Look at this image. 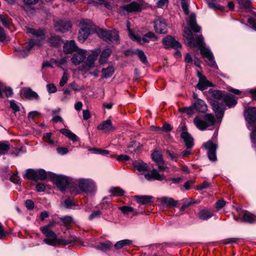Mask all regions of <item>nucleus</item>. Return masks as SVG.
<instances>
[{
	"mask_svg": "<svg viewBox=\"0 0 256 256\" xmlns=\"http://www.w3.org/2000/svg\"><path fill=\"white\" fill-rule=\"evenodd\" d=\"M26 32L28 34H31L36 38H38L39 40L38 42L34 39L31 40L28 43H26L24 45L16 47L15 48V54L16 56L19 58H24L28 56L30 50L34 45H40L41 41L44 39V32L42 30H35L30 28H26Z\"/></svg>",
	"mask_w": 256,
	"mask_h": 256,
	"instance_id": "nucleus-2",
	"label": "nucleus"
},
{
	"mask_svg": "<svg viewBox=\"0 0 256 256\" xmlns=\"http://www.w3.org/2000/svg\"><path fill=\"white\" fill-rule=\"evenodd\" d=\"M10 106L16 112L19 110V107L14 100L10 102Z\"/></svg>",
	"mask_w": 256,
	"mask_h": 256,
	"instance_id": "nucleus-61",
	"label": "nucleus"
},
{
	"mask_svg": "<svg viewBox=\"0 0 256 256\" xmlns=\"http://www.w3.org/2000/svg\"><path fill=\"white\" fill-rule=\"evenodd\" d=\"M46 89L48 92L50 94L54 93L57 91L56 86L52 84H47Z\"/></svg>",
	"mask_w": 256,
	"mask_h": 256,
	"instance_id": "nucleus-52",
	"label": "nucleus"
},
{
	"mask_svg": "<svg viewBox=\"0 0 256 256\" xmlns=\"http://www.w3.org/2000/svg\"><path fill=\"white\" fill-rule=\"evenodd\" d=\"M109 192L112 196H122L124 194V191L119 187H112Z\"/></svg>",
	"mask_w": 256,
	"mask_h": 256,
	"instance_id": "nucleus-36",
	"label": "nucleus"
},
{
	"mask_svg": "<svg viewBox=\"0 0 256 256\" xmlns=\"http://www.w3.org/2000/svg\"><path fill=\"white\" fill-rule=\"evenodd\" d=\"M112 244L110 242L108 241L106 242L100 243L96 246V248L98 250L105 251L109 250L112 247Z\"/></svg>",
	"mask_w": 256,
	"mask_h": 256,
	"instance_id": "nucleus-41",
	"label": "nucleus"
},
{
	"mask_svg": "<svg viewBox=\"0 0 256 256\" xmlns=\"http://www.w3.org/2000/svg\"><path fill=\"white\" fill-rule=\"evenodd\" d=\"M248 22L251 27L256 30V20L250 18L248 19Z\"/></svg>",
	"mask_w": 256,
	"mask_h": 256,
	"instance_id": "nucleus-60",
	"label": "nucleus"
},
{
	"mask_svg": "<svg viewBox=\"0 0 256 256\" xmlns=\"http://www.w3.org/2000/svg\"><path fill=\"white\" fill-rule=\"evenodd\" d=\"M162 42L168 48H178L181 47L180 43L170 36H168L164 38Z\"/></svg>",
	"mask_w": 256,
	"mask_h": 256,
	"instance_id": "nucleus-16",
	"label": "nucleus"
},
{
	"mask_svg": "<svg viewBox=\"0 0 256 256\" xmlns=\"http://www.w3.org/2000/svg\"><path fill=\"white\" fill-rule=\"evenodd\" d=\"M217 134H214L212 140H208L204 144V148L207 150L208 158L212 161L216 160V150L218 147L216 139Z\"/></svg>",
	"mask_w": 256,
	"mask_h": 256,
	"instance_id": "nucleus-9",
	"label": "nucleus"
},
{
	"mask_svg": "<svg viewBox=\"0 0 256 256\" xmlns=\"http://www.w3.org/2000/svg\"><path fill=\"white\" fill-rule=\"evenodd\" d=\"M223 101L226 105L229 108L234 106L237 104V100L235 99V98L232 96L228 94L224 96Z\"/></svg>",
	"mask_w": 256,
	"mask_h": 256,
	"instance_id": "nucleus-30",
	"label": "nucleus"
},
{
	"mask_svg": "<svg viewBox=\"0 0 256 256\" xmlns=\"http://www.w3.org/2000/svg\"><path fill=\"white\" fill-rule=\"evenodd\" d=\"M198 76L199 78V80L196 85V88L198 90H204L208 87H212L213 86L212 84L206 79V77L203 76L200 72H198Z\"/></svg>",
	"mask_w": 256,
	"mask_h": 256,
	"instance_id": "nucleus-13",
	"label": "nucleus"
},
{
	"mask_svg": "<svg viewBox=\"0 0 256 256\" xmlns=\"http://www.w3.org/2000/svg\"><path fill=\"white\" fill-rule=\"evenodd\" d=\"M100 52V51L98 50L92 51L88 56L84 64L81 66L80 70L86 72L94 68L95 66V62L97 60Z\"/></svg>",
	"mask_w": 256,
	"mask_h": 256,
	"instance_id": "nucleus-10",
	"label": "nucleus"
},
{
	"mask_svg": "<svg viewBox=\"0 0 256 256\" xmlns=\"http://www.w3.org/2000/svg\"><path fill=\"white\" fill-rule=\"evenodd\" d=\"M56 152L60 155H64L68 153V150L65 147H58L56 148Z\"/></svg>",
	"mask_w": 256,
	"mask_h": 256,
	"instance_id": "nucleus-53",
	"label": "nucleus"
},
{
	"mask_svg": "<svg viewBox=\"0 0 256 256\" xmlns=\"http://www.w3.org/2000/svg\"><path fill=\"white\" fill-rule=\"evenodd\" d=\"M243 220L246 222L252 223L256 222V216L246 212L243 216Z\"/></svg>",
	"mask_w": 256,
	"mask_h": 256,
	"instance_id": "nucleus-35",
	"label": "nucleus"
},
{
	"mask_svg": "<svg viewBox=\"0 0 256 256\" xmlns=\"http://www.w3.org/2000/svg\"><path fill=\"white\" fill-rule=\"evenodd\" d=\"M56 63L60 66L65 64L66 63V58H62L55 61Z\"/></svg>",
	"mask_w": 256,
	"mask_h": 256,
	"instance_id": "nucleus-63",
	"label": "nucleus"
},
{
	"mask_svg": "<svg viewBox=\"0 0 256 256\" xmlns=\"http://www.w3.org/2000/svg\"><path fill=\"white\" fill-rule=\"evenodd\" d=\"M82 28L79 31L78 40L84 42L92 32L94 25L90 20H84L80 22Z\"/></svg>",
	"mask_w": 256,
	"mask_h": 256,
	"instance_id": "nucleus-7",
	"label": "nucleus"
},
{
	"mask_svg": "<svg viewBox=\"0 0 256 256\" xmlns=\"http://www.w3.org/2000/svg\"><path fill=\"white\" fill-rule=\"evenodd\" d=\"M250 138L253 144V146L256 147V127L252 130L250 134Z\"/></svg>",
	"mask_w": 256,
	"mask_h": 256,
	"instance_id": "nucleus-51",
	"label": "nucleus"
},
{
	"mask_svg": "<svg viewBox=\"0 0 256 256\" xmlns=\"http://www.w3.org/2000/svg\"><path fill=\"white\" fill-rule=\"evenodd\" d=\"M188 25L195 32H200L201 30L200 27L196 24V15L192 14L188 18L186 19Z\"/></svg>",
	"mask_w": 256,
	"mask_h": 256,
	"instance_id": "nucleus-18",
	"label": "nucleus"
},
{
	"mask_svg": "<svg viewBox=\"0 0 256 256\" xmlns=\"http://www.w3.org/2000/svg\"><path fill=\"white\" fill-rule=\"evenodd\" d=\"M24 176L28 180L36 181V170L28 169Z\"/></svg>",
	"mask_w": 256,
	"mask_h": 256,
	"instance_id": "nucleus-34",
	"label": "nucleus"
},
{
	"mask_svg": "<svg viewBox=\"0 0 256 256\" xmlns=\"http://www.w3.org/2000/svg\"><path fill=\"white\" fill-rule=\"evenodd\" d=\"M97 128L99 130H102L104 132L107 133L114 130V128L112 125L110 120L108 119L97 126Z\"/></svg>",
	"mask_w": 256,
	"mask_h": 256,
	"instance_id": "nucleus-19",
	"label": "nucleus"
},
{
	"mask_svg": "<svg viewBox=\"0 0 256 256\" xmlns=\"http://www.w3.org/2000/svg\"><path fill=\"white\" fill-rule=\"evenodd\" d=\"M136 53L138 54V58L143 64H146L148 63L146 56L143 51L140 50H136Z\"/></svg>",
	"mask_w": 256,
	"mask_h": 256,
	"instance_id": "nucleus-47",
	"label": "nucleus"
},
{
	"mask_svg": "<svg viewBox=\"0 0 256 256\" xmlns=\"http://www.w3.org/2000/svg\"><path fill=\"white\" fill-rule=\"evenodd\" d=\"M132 244V240L126 239L122 240H120L118 242L115 244H114V248L116 250L120 249L122 248H123L124 246L130 245Z\"/></svg>",
	"mask_w": 256,
	"mask_h": 256,
	"instance_id": "nucleus-38",
	"label": "nucleus"
},
{
	"mask_svg": "<svg viewBox=\"0 0 256 256\" xmlns=\"http://www.w3.org/2000/svg\"><path fill=\"white\" fill-rule=\"evenodd\" d=\"M10 180L14 184H18L20 182V178L17 174H14L10 177Z\"/></svg>",
	"mask_w": 256,
	"mask_h": 256,
	"instance_id": "nucleus-64",
	"label": "nucleus"
},
{
	"mask_svg": "<svg viewBox=\"0 0 256 256\" xmlns=\"http://www.w3.org/2000/svg\"><path fill=\"white\" fill-rule=\"evenodd\" d=\"M79 190L76 188L72 189L70 192L73 194H78L80 191L86 193L88 194H92L96 192V186L95 182L89 178H80L76 180Z\"/></svg>",
	"mask_w": 256,
	"mask_h": 256,
	"instance_id": "nucleus-3",
	"label": "nucleus"
},
{
	"mask_svg": "<svg viewBox=\"0 0 256 256\" xmlns=\"http://www.w3.org/2000/svg\"><path fill=\"white\" fill-rule=\"evenodd\" d=\"M76 52L71 58V61L74 65L78 66L86 60L87 52L83 49H78Z\"/></svg>",
	"mask_w": 256,
	"mask_h": 256,
	"instance_id": "nucleus-11",
	"label": "nucleus"
},
{
	"mask_svg": "<svg viewBox=\"0 0 256 256\" xmlns=\"http://www.w3.org/2000/svg\"><path fill=\"white\" fill-rule=\"evenodd\" d=\"M181 137L184 140L185 144L188 148H191L193 145V138H192L190 135L184 130L181 133Z\"/></svg>",
	"mask_w": 256,
	"mask_h": 256,
	"instance_id": "nucleus-25",
	"label": "nucleus"
},
{
	"mask_svg": "<svg viewBox=\"0 0 256 256\" xmlns=\"http://www.w3.org/2000/svg\"><path fill=\"white\" fill-rule=\"evenodd\" d=\"M24 96L29 99L36 98L37 99L38 97V94L34 92L30 89L26 90L24 92Z\"/></svg>",
	"mask_w": 256,
	"mask_h": 256,
	"instance_id": "nucleus-40",
	"label": "nucleus"
},
{
	"mask_svg": "<svg viewBox=\"0 0 256 256\" xmlns=\"http://www.w3.org/2000/svg\"><path fill=\"white\" fill-rule=\"evenodd\" d=\"M134 198L138 204H147L152 202V197L150 196H136Z\"/></svg>",
	"mask_w": 256,
	"mask_h": 256,
	"instance_id": "nucleus-28",
	"label": "nucleus"
},
{
	"mask_svg": "<svg viewBox=\"0 0 256 256\" xmlns=\"http://www.w3.org/2000/svg\"><path fill=\"white\" fill-rule=\"evenodd\" d=\"M182 8L185 14L188 15L189 13L188 4L186 1L181 2Z\"/></svg>",
	"mask_w": 256,
	"mask_h": 256,
	"instance_id": "nucleus-54",
	"label": "nucleus"
},
{
	"mask_svg": "<svg viewBox=\"0 0 256 256\" xmlns=\"http://www.w3.org/2000/svg\"><path fill=\"white\" fill-rule=\"evenodd\" d=\"M44 138L46 142L51 144H54L56 142V141L52 140V133L50 132H47L44 134Z\"/></svg>",
	"mask_w": 256,
	"mask_h": 256,
	"instance_id": "nucleus-48",
	"label": "nucleus"
},
{
	"mask_svg": "<svg viewBox=\"0 0 256 256\" xmlns=\"http://www.w3.org/2000/svg\"><path fill=\"white\" fill-rule=\"evenodd\" d=\"M151 172L154 180H162L166 179L165 176L160 174L156 169H153Z\"/></svg>",
	"mask_w": 256,
	"mask_h": 256,
	"instance_id": "nucleus-45",
	"label": "nucleus"
},
{
	"mask_svg": "<svg viewBox=\"0 0 256 256\" xmlns=\"http://www.w3.org/2000/svg\"><path fill=\"white\" fill-rule=\"evenodd\" d=\"M40 230L43 234L48 238L44 240V242L48 245L54 246L57 244H68L70 242L63 239L58 238L56 233L50 229H48V227H41Z\"/></svg>",
	"mask_w": 256,
	"mask_h": 256,
	"instance_id": "nucleus-5",
	"label": "nucleus"
},
{
	"mask_svg": "<svg viewBox=\"0 0 256 256\" xmlns=\"http://www.w3.org/2000/svg\"><path fill=\"white\" fill-rule=\"evenodd\" d=\"M98 35L108 42L118 44L119 36L118 32L116 30H106L103 29H100L97 32Z\"/></svg>",
	"mask_w": 256,
	"mask_h": 256,
	"instance_id": "nucleus-8",
	"label": "nucleus"
},
{
	"mask_svg": "<svg viewBox=\"0 0 256 256\" xmlns=\"http://www.w3.org/2000/svg\"><path fill=\"white\" fill-rule=\"evenodd\" d=\"M124 9L128 12H139L142 10V6L137 2H132L124 6Z\"/></svg>",
	"mask_w": 256,
	"mask_h": 256,
	"instance_id": "nucleus-26",
	"label": "nucleus"
},
{
	"mask_svg": "<svg viewBox=\"0 0 256 256\" xmlns=\"http://www.w3.org/2000/svg\"><path fill=\"white\" fill-rule=\"evenodd\" d=\"M179 111L181 112L186 113L188 115H190L194 113L195 110L192 104L188 107H184L179 108Z\"/></svg>",
	"mask_w": 256,
	"mask_h": 256,
	"instance_id": "nucleus-44",
	"label": "nucleus"
},
{
	"mask_svg": "<svg viewBox=\"0 0 256 256\" xmlns=\"http://www.w3.org/2000/svg\"><path fill=\"white\" fill-rule=\"evenodd\" d=\"M184 36L190 46H197L200 48L201 54L203 58H206V60L210 66L218 68L211 51L208 48L203 47L204 38L202 35L198 36L194 40L192 30L188 28L185 26L184 29Z\"/></svg>",
	"mask_w": 256,
	"mask_h": 256,
	"instance_id": "nucleus-1",
	"label": "nucleus"
},
{
	"mask_svg": "<svg viewBox=\"0 0 256 256\" xmlns=\"http://www.w3.org/2000/svg\"><path fill=\"white\" fill-rule=\"evenodd\" d=\"M172 128L171 126L168 124H164L163 126L161 128H156V130L158 131H165V132H168L172 130Z\"/></svg>",
	"mask_w": 256,
	"mask_h": 256,
	"instance_id": "nucleus-56",
	"label": "nucleus"
},
{
	"mask_svg": "<svg viewBox=\"0 0 256 256\" xmlns=\"http://www.w3.org/2000/svg\"><path fill=\"white\" fill-rule=\"evenodd\" d=\"M210 96L214 99L211 102L212 109L216 114L217 118L221 121L224 116V104L220 103L218 100H223L224 96L222 92L220 90H212L210 92Z\"/></svg>",
	"mask_w": 256,
	"mask_h": 256,
	"instance_id": "nucleus-4",
	"label": "nucleus"
},
{
	"mask_svg": "<svg viewBox=\"0 0 256 256\" xmlns=\"http://www.w3.org/2000/svg\"><path fill=\"white\" fill-rule=\"evenodd\" d=\"M213 211L208 208L202 210H200V212L198 213V218L200 220H206L210 218L213 216Z\"/></svg>",
	"mask_w": 256,
	"mask_h": 256,
	"instance_id": "nucleus-27",
	"label": "nucleus"
},
{
	"mask_svg": "<svg viewBox=\"0 0 256 256\" xmlns=\"http://www.w3.org/2000/svg\"><path fill=\"white\" fill-rule=\"evenodd\" d=\"M111 53L112 50L109 48H106L101 53L99 60L100 64H104L106 62Z\"/></svg>",
	"mask_w": 256,
	"mask_h": 256,
	"instance_id": "nucleus-29",
	"label": "nucleus"
},
{
	"mask_svg": "<svg viewBox=\"0 0 256 256\" xmlns=\"http://www.w3.org/2000/svg\"><path fill=\"white\" fill-rule=\"evenodd\" d=\"M26 206L28 210H32L34 208V202L30 200H28L26 201Z\"/></svg>",
	"mask_w": 256,
	"mask_h": 256,
	"instance_id": "nucleus-62",
	"label": "nucleus"
},
{
	"mask_svg": "<svg viewBox=\"0 0 256 256\" xmlns=\"http://www.w3.org/2000/svg\"><path fill=\"white\" fill-rule=\"evenodd\" d=\"M118 209L120 210L124 214H127L130 212H133V216H136L138 214V212L136 210H134V208L129 206H120L118 208Z\"/></svg>",
	"mask_w": 256,
	"mask_h": 256,
	"instance_id": "nucleus-33",
	"label": "nucleus"
},
{
	"mask_svg": "<svg viewBox=\"0 0 256 256\" xmlns=\"http://www.w3.org/2000/svg\"><path fill=\"white\" fill-rule=\"evenodd\" d=\"M47 176L46 172L44 170H36V180H46Z\"/></svg>",
	"mask_w": 256,
	"mask_h": 256,
	"instance_id": "nucleus-42",
	"label": "nucleus"
},
{
	"mask_svg": "<svg viewBox=\"0 0 256 256\" xmlns=\"http://www.w3.org/2000/svg\"><path fill=\"white\" fill-rule=\"evenodd\" d=\"M2 92H4L7 97H10L12 94V90L10 88L6 87L5 84L0 82V98L2 96Z\"/></svg>",
	"mask_w": 256,
	"mask_h": 256,
	"instance_id": "nucleus-31",
	"label": "nucleus"
},
{
	"mask_svg": "<svg viewBox=\"0 0 256 256\" xmlns=\"http://www.w3.org/2000/svg\"><path fill=\"white\" fill-rule=\"evenodd\" d=\"M78 49L74 40L67 41L63 46V50L65 54H70Z\"/></svg>",
	"mask_w": 256,
	"mask_h": 256,
	"instance_id": "nucleus-21",
	"label": "nucleus"
},
{
	"mask_svg": "<svg viewBox=\"0 0 256 256\" xmlns=\"http://www.w3.org/2000/svg\"><path fill=\"white\" fill-rule=\"evenodd\" d=\"M62 221L65 225H68L72 222V217L67 216L61 218Z\"/></svg>",
	"mask_w": 256,
	"mask_h": 256,
	"instance_id": "nucleus-59",
	"label": "nucleus"
},
{
	"mask_svg": "<svg viewBox=\"0 0 256 256\" xmlns=\"http://www.w3.org/2000/svg\"><path fill=\"white\" fill-rule=\"evenodd\" d=\"M103 77L104 78H110L112 76L114 72V68L112 66H108L106 68H103L102 70Z\"/></svg>",
	"mask_w": 256,
	"mask_h": 256,
	"instance_id": "nucleus-37",
	"label": "nucleus"
},
{
	"mask_svg": "<svg viewBox=\"0 0 256 256\" xmlns=\"http://www.w3.org/2000/svg\"><path fill=\"white\" fill-rule=\"evenodd\" d=\"M60 38L58 36H52L49 40V43L52 46H58L60 44Z\"/></svg>",
	"mask_w": 256,
	"mask_h": 256,
	"instance_id": "nucleus-46",
	"label": "nucleus"
},
{
	"mask_svg": "<svg viewBox=\"0 0 256 256\" xmlns=\"http://www.w3.org/2000/svg\"><path fill=\"white\" fill-rule=\"evenodd\" d=\"M215 122V119L212 114H206L204 116V120L199 116L196 117L194 120L195 126L200 130H204L207 128L212 126Z\"/></svg>",
	"mask_w": 256,
	"mask_h": 256,
	"instance_id": "nucleus-6",
	"label": "nucleus"
},
{
	"mask_svg": "<svg viewBox=\"0 0 256 256\" xmlns=\"http://www.w3.org/2000/svg\"><path fill=\"white\" fill-rule=\"evenodd\" d=\"M68 80V74L66 72H64L62 76L60 82V86H63Z\"/></svg>",
	"mask_w": 256,
	"mask_h": 256,
	"instance_id": "nucleus-50",
	"label": "nucleus"
},
{
	"mask_svg": "<svg viewBox=\"0 0 256 256\" xmlns=\"http://www.w3.org/2000/svg\"><path fill=\"white\" fill-rule=\"evenodd\" d=\"M10 148V146L8 143L0 142V156L6 154Z\"/></svg>",
	"mask_w": 256,
	"mask_h": 256,
	"instance_id": "nucleus-43",
	"label": "nucleus"
},
{
	"mask_svg": "<svg viewBox=\"0 0 256 256\" xmlns=\"http://www.w3.org/2000/svg\"><path fill=\"white\" fill-rule=\"evenodd\" d=\"M56 182L58 186L63 190L68 186V178L64 176H58L56 178Z\"/></svg>",
	"mask_w": 256,
	"mask_h": 256,
	"instance_id": "nucleus-23",
	"label": "nucleus"
},
{
	"mask_svg": "<svg viewBox=\"0 0 256 256\" xmlns=\"http://www.w3.org/2000/svg\"><path fill=\"white\" fill-rule=\"evenodd\" d=\"M246 120L250 124L256 121V108H250L244 112Z\"/></svg>",
	"mask_w": 256,
	"mask_h": 256,
	"instance_id": "nucleus-17",
	"label": "nucleus"
},
{
	"mask_svg": "<svg viewBox=\"0 0 256 256\" xmlns=\"http://www.w3.org/2000/svg\"><path fill=\"white\" fill-rule=\"evenodd\" d=\"M166 154H168V155L169 156V157L172 160H174L175 162H176L178 158V154L174 153V152H172L170 150H166Z\"/></svg>",
	"mask_w": 256,
	"mask_h": 256,
	"instance_id": "nucleus-55",
	"label": "nucleus"
},
{
	"mask_svg": "<svg viewBox=\"0 0 256 256\" xmlns=\"http://www.w3.org/2000/svg\"><path fill=\"white\" fill-rule=\"evenodd\" d=\"M102 213L100 211L97 210L92 212L89 217L90 220H92L96 218H99L100 216Z\"/></svg>",
	"mask_w": 256,
	"mask_h": 256,
	"instance_id": "nucleus-57",
	"label": "nucleus"
},
{
	"mask_svg": "<svg viewBox=\"0 0 256 256\" xmlns=\"http://www.w3.org/2000/svg\"><path fill=\"white\" fill-rule=\"evenodd\" d=\"M158 201L162 205L166 206H176L178 202L173 198L170 197L164 196L158 199Z\"/></svg>",
	"mask_w": 256,
	"mask_h": 256,
	"instance_id": "nucleus-22",
	"label": "nucleus"
},
{
	"mask_svg": "<svg viewBox=\"0 0 256 256\" xmlns=\"http://www.w3.org/2000/svg\"><path fill=\"white\" fill-rule=\"evenodd\" d=\"M195 111L204 113L207 110V106L205 102L201 100L198 99L192 104Z\"/></svg>",
	"mask_w": 256,
	"mask_h": 256,
	"instance_id": "nucleus-20",
	"label": "nucleus"
},
{
	"mask_svg": "<svg viewBox=\"0 0 256 256\" xmlns=\"http://www.w3.org/2000/svg\"><path fill=\"white\" fill-rule=\"evenodd\" d=\"M157 39V36L152 32H148L142 38L140 36L136 34L132 38V40L138 42L141 44L148 43L150 40H156Z\"/></svg>",
	"mask_w": 256,
	"mask_h": 256,
	"instance_id": "nucleus-12",
	"label": "nucleus"
},
{
	"mask_svg": "<svg viewBox=\"0 0 256 256\" xmlns=\"http://www.w3.org/2000/svg\"><path fill=\"white\" fill-rule=\"evenodd\" d=\"M154 28L156 32L164 34L167 32V24L166 20L162 18H158L155 20Z\"/></svg>",
	"mask_w": 256,
	"mask_h": 256,
	"instance_id": "nucleus-14",
	"label": "nucleus"
},
{
	"mask_svg": "<svg viewBox=\"0 0 256 256\" xmlns=\"http://www.w3.org/2000/svg\"><path fill=\"white\" fill-rule=\"evenodd\" d=\"M0 20L6 28H9L11 22L10 20L8 18H6L4 15H0Z\"/></svg>",
	"mask_w": 256,
	"mask_h": 256,
	"instance_id": "nucleus-49",
	"label": "nucleus"
},
{
	"mask_svg": "<svg viewBox=\"0 0 256 256\" xmlns=\"http://www.w3.org/2000/svg\"><path fill=\"white\" fill-rule=\"evenodd\" d=\"M208 7L214 10H224V8L217 4V0H207Z\"/></svg>",
	"mask_w": 256,
	"mask_h": 256,
	"instance_id": "nucleus-32",
	"label": "nucleus"
},
{
	"mask_svg": "<svg viewBox=\"0 0 256 256\" xmlns=\"http://www.w3.org/2000/svg\"><path fill=\"white\" fill-rule=\"evenodd\" d=\"M132 164L134 168L140 172L143 173L149 170L148 164L141 160L134 162Z\"/></svg>",
	"mask_w": 256,
	"mask_h": 256,
	"instance_id": "nucleus-24",
	"label": "nucleus"
},
{
	"mask_svg": "<svg viewBox=\"0 0 256 256\" xmlns=\"http://www.w3.org/2000/svg\"><path fill=\"white\" fill-rule=\"evenodd\" d=\"M210 183L207 181H204L202 184L198 186V190H202L203 189L207 188L210 186Z\"/></svg>",
	"mask_w": 256,
	"mask_h": 256,
	"instance_id": "nucleus-58",
	"label": "nucleus"
},
{
	"mask_svg": "<svg viewBox=\"0 0 256 256\" xmlns=\"http://www.w3.org/2000/svg\"><path fill=\"white\" fill-rule=\"evenodd\" d=\"M71 27V23L68 20H60L54 23L56 30L62 32L68 30Z\"/></svg>",
	"mask_w": 256,
	"mask_h": 256,
	"instance_id": "nucleus-15",
	"label": "nucleus"
},
{
	"mask_svg": "<svg viewBox=\"0 0 256 256\" xmlns=\"http://www.w3.org/2000/svg\"><path fill=\"white\" fill-rule=\"evenodd\" d=\"M152 160L157 164L160 162H162L163 159L162 156L160 152L154 151L152 154Z\"/></svg>",
	"mask_w": 256,
	"mask_h": 256,
	"instance_id": "nucleus-39",
	"label": "nucleus"
}]
</instances>
